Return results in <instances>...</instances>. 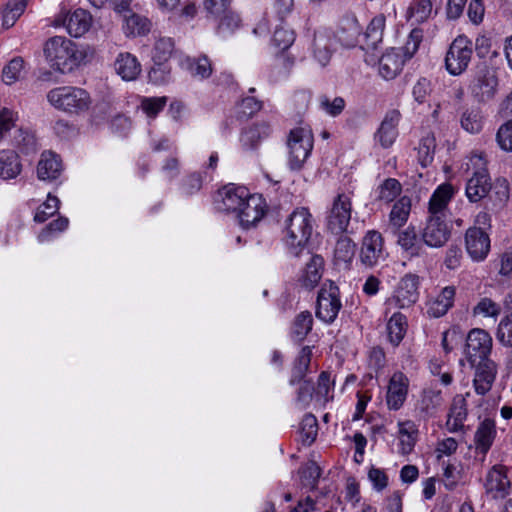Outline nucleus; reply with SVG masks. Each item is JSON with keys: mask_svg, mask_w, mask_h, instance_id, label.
<instances>
[{"mask_svg": "<svg viewBox=\"0 0 512 512\" xmlns=\"http://www.w3.org/2000/svg\"><path fill=\"white\" fill-rule=\"evenodd\" d=\"M44 55L52 69L69 73L84 62L87 53L72 40L64 36H54L45 42Z\"/></svg>", "mask_w": 512, "mask_h": 512, "instance_id": "obj_1", "label": "nucleus"}, {"mask_svg": "<svg viewBox=\"0 0 512 512\" xmlns=\"http://www.w3.org/2000/svg\"><path fill=\"white\" fill-rule=\"evenodd\" d=\"M46 97L52 107L70 116L84 114L92 105L90 93L78 86L55 87L48 91Z\"/></svg>", "mask_w": 512, "mask_h": 512, "instance_id": "obj_2", "label": "nucleus"}, {"mask_svg": "<svg viewBox=\"0 0 512 512\" xmlns=\"http://www.w3.org/2000/svg\"><path fill=\"white\" fill-rule=\"evenodd\" d=\"M314 146V136L308 126H298L290 130L287 136L288 165L293 171L304 167Z\"/></svg>", "mask_w": 512, "mask_h": 512, "instance_id": "obj_3", "label": "nucleus"}, {"mask_svg": "<svg viewBox=\"0 0 512 512\" xmlns=\"http://www.w3.org/2000/svg\"><path fill=\"white\" fill-rule=\"evenodd\" d=\"M203 6L219 32H232L240 27L241 18L233 9L232 0H204Z\"/></svg>", "mask_w": 512, "mask_h": 512, "instance_id": "obj_4", "label": "nucleus"}, {"mask_svg": "<svg viewBox=\"0 0 512 512\" xmlns=\"http://www.w3.org/2000/svg\"><path fill=\"white\" fill-rule=\"evenodd\" d=\"M472 41L465 35H458L450 44L445 57V67L454 76L461 75L472 59Z\"/></svg>", "mask_w": 512, "mask_h": 512, "instance_id": "obj_5", "label": "nucleus"}, {"mask_svg": "<svg viewBox=\"0 0 512 512\" xmlns=\"http://www.w3.org/2000/svg\"><path fill=\"white\" fill-rule=\"evenodd\" d=\"M92 23L93 18L90 12L82 8L69 11L62 7L52 20L54 27H65L67 32L76 38L86 34Z\"/></svg>", "mask_w": 512, "mask_h": 512, "instance_id": "obj_6", "label": "nucleus"}, {"mask_svg": "<svg viewBox=\"0 0 512 512\" xmlns=\"http://www.w3.org/2000/svg\"><path fill=\"white\" fill-rule=\"evenodd\" d=\"M249 193L245 186L229 183L217 191L216 208L236 219Z\"/></svg>", "mask_w": 512, "mask_h": 512, "instance_id": "obj_7", "label": "nucleus"}, {"mask_svg": "<svg viewBox=\"0 0 512 512\" xmlns=\"http://www.w3.org/2000/svg\"><path fill=\"white\" fill-rule=\"evenodd\" d=\"M339 288L333 283H325L317 297L316 317L326 324L335 321L341 307Z\"/></svg>", "mask_w": 512, "mask_h": 512, "instance_id": "obj_8", "label": "nucleus"}, {"mask_svg": "<svg viewBox=\"0 0 512 512\" xmlns=\"http://www.w3.org/2000/svg\"><path fill=\"white\" fill-rule=\"evenodd\" d=\"M492 351V338L483 329H472L466 338L465 355L470 365H476L489 358Z\"/></svg>", "mask_w": 512, "mask_h": 512, "instance_id": "obj_9", "label": "nucleus"}, {"mask_svg": "<svg viewBox=\"0 0 512 512\" xmlns=\"http://www.w3.org/2000/svg\"><path fill=\"white\" fill-rule=\"evenodd\" d=\"M507 473V467L501 464H496L489 469L484 482L487 496L492 499H503L510 494L512 484Z\"/></svg>", "mask_w": 512, "mask_h": 512, "instance_id": "obj_10", "label": "nucleus"}, {"mask_svg": "<svg viewBox=\"0 0 512 512\" xmlns=\"http://www.w3.org/2000/svg\"><path fill=\"white\" fill-rule=\"evenodd\" d=\"M174 41L171 38H159L153 48L152 58L155 66L149 72V79L154 83H162L168 80L169 71L162 68L174 52Z\"/></svg>", "mask_w": 512, "mask_h": 512, "instance_id": "obj_11", "label": "nucleus"}, {"mask_svg": "<svg viewBox=\"0 0 512 512\" xmlns=\"http://www.w3.org/2000/svg\"><path fill=\"white\" fill-rule=\"evenodd\" d=\"M19 114L17 111L2 107L0 109V141L7 139L11 132L17 135L13 138V143L17 146L25 145L30 142L32 135L21 127H18Z\"/></svg>", "mask_w": 512, "mask_h": 512, "instance_id": "obj_12", "label": "nucleus"}, {"mask_svg": "<svg viewBox=\"0 0 512 512\" xmlns=\"http://www.w3.org/2000/svg\"><path fill=\"white\" fill-rule=\"evenodd\" d=\"M456 190L450 183H443L439 185L433 192L428 206L429 221L440 222L445 221L448 204L453 198Z\"/></svg>", "mask_w": 512, "mask_h": 512, "instance_id": "obj_13", "label": "nucleus"}, {"mask_svg": "<svg viewBox=\"0 0 512 512\" xmlns=\"http://www.w3.org/2000/svg\"><path fill=\"white\" fill-rule=\"evenodd\" d=\"M269 211V206L262 194L249 193L236 219L240 224H256L261 221Z\"/></svg>", "mask_w": 512, "mask_h": 512, "instance_id": "obj_14", "label": "nucleus"}, {"mask_svg": "<svg viewBox=\"0 0 512 512\" xmlns=\"http://www.w3.org/2000/svg\"><path fill=\"white\" fill-rule=\"evenodd\" d=\"M465 244L468 254L476 261L485 259L490 250L489 235L480 226H471L467 229Z\"/></svg>", "mask_w": 512, "mask_h": 512, "instance_id": "obj_15", "label": "nucleus"}, {"mask_svg": "<svg viewBox=\"0 0 512 512\" xmlns=\"http://www.w3.org/2000/svg\"><path fill=\"white\" fill-rule=\"evenodd\" d=\"M419 283V276L412 273H408L400 279L393 296V300L399 308H407L417 302Z\"/></svg>", "mask_w": 512, "mask_h": 512, "instance_id": "obj_16", "label": "nucleus"}, {"mask_svg": "<svg viewBox=\"0 0 512 512\" xmlns=\"http://www.w3.org/2000/svg\"><path fill=\"white\" fill-rule=\"evenodd\" d=\"M497 86L498 78L496 74L489 69H484L478 73L470 85V89L473 97L479 102H487L495 96Z\"/></svg>", "mask_w": 512, "mask_h": 512, "instance_id": "obj_17", "label": "nucleus"}, {"mask_svg": "<svg viewBox=\"0 0 512 512\" xmlns=\"http://www.w3.org/2000/svg\"><path fill=\"white\" fill-rule=\"evenodd\" d=\"M408 378L401 372L394 373L389 381L386 403L390 410H399L408 394Z\"/></svg>", "mask_w": 512, "mask_h": 512, "instance_id": "obj_18", "label": "nucleus"}, {"mask_svg": "<svg viewBox=\"0 0 512 512\" xmlns=\"http://www.w3.org/2000/svg\"><path fill=\"white\" fill-rule=\"evenodd\" d=\"M383 256V238L382 235L375 231L371 230L367 232L362 241L361 251H360V259L361 262L368 266L372 267L377 264L379 259Z\"/></svg>", "mask_w": 512, "mask_h": 512, "instance_id": "obj_19", "label": "nucleus"}, {"mask_svg": "<svg viewBox=\"0 0 512 512\" xmlns=\"http://www.w3.org/2000/svg\"><path fill=\"white\" fill-rule=\"evenodd\" d=\"M471 366L475 368L474 389L477 394L485 395L491 390L496 379L497 365L493 360H486Z\"/></svg>", "mask_w": 512, "mask_h": 512, "instance_id": "obj_20", "label": "nucleus"}, {"mask_svg": "<svg viewBox=\"0 0 512 512\" xmlns=\"http://www.w3.org/2000/svg\"><path fill=\"white\" fill-rule=\"evenodd\" d=\"M401 113L398 110H391L385 115L376 135V140L383 148L391 147L398 137V124Z\"/></svg>", "mask_w": 512, "mask_h": 512, "instance_id": "obj_21", "label": "nucleus"}, {"mask_svg": "<svg viewBox=\"0 0 512 512\" xmlns=\"http://www.w3.org/2000/svg\"><path fill=\"white\" fill-rule=\"evenodd\" d=\"M405 62L403 51L391 48L379 59V74L386 80L394 79L402 71Z\"/></svg>", "mask_w": 512, "mask_h": 512, "instance_id": "obj_22", "label": "nucleus"}, {"mask_svg": "<svg viewBox=\"0 0 512 512\" xmlns=\"http://www.w3.org/2000/svg\"><path fill=\"white\" fill-rule=\"evenodd\" d=\"M496 433L494 420L486 418L479 423L474 435V445L476 453L482 454V460H484L487 452L490 450Z\"/></svg>", "mask_w": 512, "mask_h": 512, "instance_id": "obj_23", "label": "nucleus"}, {"mask_svg": "<svg viewBox=\"0 0 512 512\" xmlns=\"http://www.w3.org/2000/svg\"><path fill=\"white\" fill-rule=\"evenodd\" d=\"M312 226H286L284 241L294 256H298L306 246L312 233Z\"/></svg>", "mask_w": 512, "mask_h": 512, "instance_id": "obj_24", "label": "nucleus"}, {"mask_svg": "<svg viewBox=\"0 0 512 512\" xmlns=\"http://www.w3.org/2000/svg\"><path fill=\"white\" fill-rule=\"evenodd\" d=\"M114 68L116 73L125 81L136 80L142 70L137 57L129 52H121L117 55Z\"/></svg>", "mask_w": 512, "mask_h": 512, "instance_id": "obj_25", "label": "nucleus"}, {"mask_svg": "<svg viewBox=\"0 0 512 512\" xmlns=\"http://www.w3.org/2000/svg\"><path fill=\"white\" fill-rule=\"evenodd\" d=\"M62 172V160L59 155L51 151L41 154L37 165V175L41 180H55Z\"/></svg>", "mask_w": 512, "mask_h": 512, "instance_id": "obj_26", "label": "nucleus"}, {"mask_svg": "<svg viewBox=\"0 0 512 512\" xmlns=\"http://www.w3.org/2000/svg\"><path fill=\"white\" fill-rule=\"evenodd\" d=\"M398 243L408 253L410 261L413 259V257L417 258L419 271L421 268L424 269L426 267L425 259L420 257L419 254L420 239L418 237V233L415 231L414 226H407L405 230L399 233Z\"/></svg>", "mask_w": 512, "mask_h": 512, "instance_id": "obj_27", "label": "nucleus"}, {"mask_svg": "<svg viewBox=\"0 0 512 512\" xmlns=\"http://www.w3.org/2000/svg\"><path fill=\"white\" fill-rule=\"evenodd\" d=\"M59 205V199L49 194L47 200L37 208L34 220L36 222L50 220L49 224H68V219L58 214Z\"/></svg>", "mask_w": 512, "mask_h": 512, "instance_id": "obj_28", "label": "nucleus"}, {"mask_svg": "<svg viewBox=\"0 0 512 512\" xmlns=\"http://www.w3.org/2000/svg\"><path fill=\"white\" fill-rule=\"evenodd\" d=\"M491 190V180L488 172H474L466 185V195L472 202H478Z\"/></svg>", "mask_w": 512, "mask_h": 512, "instance_id": "obj_29", "label": "nucleus"}, {"mask_svg": "<svg viewBox=\"0 0 512 512\" xmlns=\"http://www.w3.org/2000/svg\"><path fill=\"white\" fill-rule=\"evenodd\" d=\"M352 219V202L349 195L340 193L334 199L329 213V224H349Z\"/></svg>", "mask_w": 512, "mask_h": 512, "instance_id": "obj_30", "label": "nucleus"}, {"mask_svg": "<svg viewBox=\"0 0 512 512\" xmlns=\"http://www.w3.org/2000/svg\"><path fill=\"white\" fill-rule=\"evenodd\" d=\"M324 260L321 256H312L310 261L306 264L302 276L299 281L306 289H313L322 278Z\"/></svg>", "mask_w": 512, "mask_h": 512, "instance_id": "obj_31", "label": "nucleus"}, {"mask_svg": "<svg viewBox=\"0 0 512 512\" xmlns=\"http://www.w3.org/2000/svg\"><path fill=\"white\" fill-rule=\"evenodd\" d=\"M467 417L466 400L463 396L457 395L453 399L446 426L449 431L457 432L464 426Z\"/></svg>", "mask_w": 512, "mask_h": 512, "instance_id": "obj_32", "label": "nucleus"}, {"mask_svg": "<svg viewBox=\"0 0 512 512\" xmlns=\"http://www.w3.org/2000/svg\"><path fill=\"white\" fill-rule=\"evenodd\" d=\"M272 133L271 125L267 122L257 123L249 128H247L242 136L241 142L244 147L248 149H255L258 147L259 143L269 137Z\"/></svg>", "mask_w": 512, "mask_h": 512, "instance_id": "obj_33", "label": "nucleus"}, {"mask_svg": "<svg viewBox=\"0 0 512 512\" xmlns=\"http://www.w3.org/2000/svg\"><path fill=\"white\" fill-rule=\"evenodd\" d=\"M455 297V288L447 286L442 289L441 293L435 300L429 303L427 313L431 317H441L453 306Z\"/></svg>", "mask_w": 512, "mask_h": 512, "instance_id": "obj_34", "label": "nucleus"}, {"mask_svg": "<svg viewBox=\"0 0 512 512\" xmlns=\"http://www.w3.org/2000/svg\"><path fill=\"white\" fill-rule=\"evenodd\" d=\"M443 396L441 390L435 388H426L422 391L418 408L421 413L427 416H433L443 405Z\"/></svg>", "mask_w": 512, "mask_h": 512, "instance_id": "obj_35", "label": "nucleus"}, {"mask_svg": "<svg viewBox=\"0 0 512 512\" xmlns=\"http://www.w3.org/2000/svg\"><path fill=\"white\" fill-rule=\"evenodd\" d=\"M408 328L406 316L402 313H394L388 320L386 332L389 342L393 346H398L403 340Z\"/></svg>", "mask_w": 512, "mask_h": 512, "instance_id": "obj_36", "label": "nucleus"}, {"mask_svg": "<svg viewBox=\"0 0 512 512\" xmlns=\"http://www.w3.org/2000/svg\"><path fill=\"white\" fill-rule=\"evenodd\" d=\"M400 452L407 455L412 452L418 437V427L415 422L406 420L399 422Z\"/></svg>", "mask_w": 512, "mask_h": 512, "instance_id": "obj_37", "label": "nucleus"}, {"mask_svg": "<svg viewBox=\"0 0 512 512\" xmlns=\"http://www.w3.org/2000/svg\"><path fill=\"white\" fill-rule=\"evenodd\" d=\"M333 39L326 33H317L313 40V55L315 59L322 65L326 66L331 57Z\"/></svg>", "mask_w": 512, "mask_h": 512, "instance_id": "obj_38", "label": "nucleus"}, {"mask_svg": "<svg viewBox=\"0 0 512 512\" xmlns=\"http://www.w3.org/2000/svg\"><path fill=\"white\" fill-rule=\"evenodd\" d=\"M433 13V4L431 0H411L406 17L413 24L426 22Z\"/></svg>", "mask_w": 512, "mask_h": 512, "instance_id": "obj_39", "label": "nucleus"}, {"mask_svg": "<svg viewBox=\"0 0 512 512\" xmlns=\"http://www.w3.org/2000/svg\"><path fill=\"white\" fill-rule=\"evenodd\" d=\"M151 22L145 16L131 13L125 16L123 31L127 36H143L150 32Z\"/></svg>", "mask_w": 512, "mask_h": 512, "instance_id": "obj_40", "label": "nucleus"}, {"mask_svg": "<svg viewBox=\"0 0 512 512\" xmlns=\"http://www.w3.org/2000/svg\"><path fill=\"white\" fill-rule=\"evenodd\" d=\"M21 171L18 155L12 150L0 151V177L3 179L15 178Z\"/></svg>", "mask_w": 512, "mask_h": 512, "instance_id": "obj_41", "label": "nucleus"}, {"mask_svg": "<svg viewBox=\"0 0 512 512\" xmlns=\"http://www.w3.org/2000/svg\"><path fill=\"white\" fill-rule=\"evenodd\" d=\"M313 317L309 311L300 312L294 319L291 327V336L297 341H303L312 330Z\"/></svg>", "mask_w": 512, "mask_h": 512, "instance_id": "obj_42", "label": "nucleus"}, {"mask_svg": "<svg viewBox=\"0 0 512 512\" xmlns=\"http://www.w3.org/2000/svg\"><path fill=\"white\" fill-rule=\"evenodd\" d=\"M450 234L448 226H425L422 239L428 246L440 247L448 241Z\"/></svg>", "mask_w": 512, "mask_h": 512, "instance_id": "obj_43", "label": "nucleus"}, {"mask_svg": "<svg viewBox=\"0 0 512 512\" xmlns=\"http://www.w3.org/2000/svg\"><path fill=\"white\" fill-rule=\"evenodd\" d=\"M311 357H312V349L309 346H305L301 349L293 370H292V376L290 383L294 385L295 383H299L304 378L310 363H311Z\"/></svg>", "mask_w": 512, "mask_h": 512, "instance_id": "obj_44", "label": "nucleus"}, {"mask_svg": "<svg viewBox=\"0 0 512 512\" xmlns=\"http://www.w3.org/2000/svg\"><path fill=\"white\" fill-rule=\"evenodd\" d=\"M26 6V0H10L3 10V27H12L24 13Z\"/></svg>", "mask_w": 512, "mask_h": 512, "instance_id": "obj_45", "label": "nucleus"}, {"mask_svg": "<svg viewBox=\"0 0 512 512\" xmlns=\"http://www.w3.org/2000/svg\"><path fill=\"white\" fill-rule=\"evenodd\" d=\"M483 115L479 109H467L461 116V126L469 133H479L483 128Z\"/></svg>", "mask_w": 512, "mask_h": 512, "instance_id": "obj_46", "label": "nucleus"}, {"mask_svg": "<svg viewBox=\"0 0 512 512\" xmlns=\"http://www.w3.org/2000/svg\"><path fill=\"white\" fill-rule=\"evenodd\" d=\"M436 147L435 137L432 133H427L420 140L418 151V160L423 167L432 162Z\"/></svg>", "mask_w": 512, "mask_h": 512, "instance_id": "obj_47", "label": "nucleus"}, {"mask_svg": "<svg viewBox=\"0 0 512 512\" xmlns=\"http://www.w3.org/2000/svg\"><path fill=\"white\" fill-rule=\"evenodd\" d=\"M318 433V422L314 415L306 414L301 422L300 435L304 445H311Z\"/></svg>", "mask_w": 512, "mask_h": 512, "instance_id": "obj_48", "label": "nucleus"}, {"mask_svg": "<svg viewBox=\"0 0 512 512\" xmlns=\"http://www.w3.org/2000/svg\"><path fill=\"white\" fill-rule=\"evenodd\" d=\"M23 70L24 60L21 57H15L4 66L2 79L6 84L11 85L21 78Z\"/></svg>", "mask_w": 512, "mask_h": 512, "instance_id": "obj_49", "label": "nucleus"}, {"mask_svg": "<svg viewBox=\"0 0 512 512\" xmlns=\"http://www.w3.org/2000/svg\"><path fill=\"white\" fill-rule=\"evenodd\" d=\"M501 314V306L492 299L484 297L473 308L474 316L491 317L496 319Z\"/></svg>", "mask_w": 512, "mask_h": 512, "instance_id": "obj_50", "label": "nucleus"}, {"mask_svg": "<svg viewBox=\"0 0 512 512\" xmlns=\"http://www.w3.org/2000/svg\"><path fill=\"white\" fill-rule=\"evenodd\" d=\"M321 476L320 467L315 462H309L300 470V478L303 486L315 489Z\"/></svg>", "mask_w": 512, "mask_h": 512, "instance_id": "obj_51", "label": "nucleus"}, {"mask_svg": "<svg viewBox=\"0 0 512 512\" xmlns=\"http://www.w3.org/2000/svg\"><path fill=\"white\" fill-rule=\"evenodd\" d=\"M295 41V32L284 26L277 27L272 37L273 45L281 51L287 50Z\"/></svg>", "mask_w": 512, "mask_h": 512, "instance_id": "obj_52", "label": "nucleus"}, {"mask_svg": "<svg viewBox=\"0 0 512 512\" xmlns=\"http://www.w3.org/2000/svg\"><path fill=\"white\" fill-rule=\"evenodd\" d=\"M402 191L400 182L394 178L386 179L379 187L378 199L384 202H392Z\"/></svg>", "mask_w": 512, "mask_h": 512, "instance_id": "obj_53", "label": "nucleus"}, {"mask_svg": "<svg viewBox=\"0 0 512 512\" xmlns=\"http://www.w3.org/2000/svg\"><path fill=\"white\" fill-rule=\"evenodd\" d=\"M189 70L192 75L198 76L202 79L208 78L212 73V64L207 56H199L193 59H188Z\"/></svg>", "mask_w": 512, "mask_h": 512, "instance_id": "obj_54", "label": "nucleus"}, {"mask_svg": "<svg viewBox=\"0 0 512 512\" xmlns=\"http://www.w3.org/2000/svg\"><path fill=\"white\" fill-rule=\"evenodd\" d=\"M355 253V244L347 237L342 236L338 239L335 246V257L337 260L342 262H349L353 258Z\"/></svg>", "mask_w": 512, "mask_h": 512, "instance_id": "obj_55", "label": "nucleus"}, {"mask_svg": "<svg viewBox=\"0 0 512 512\" xmlns=\"http://www.w3.org/2000/svg\"><path fill=\"white\" fill-rule=\"evenodd\" d=\"M411 211V199L407 196L401 197L393 206L390 217L393 222L405 223Z\"/></svg>", "mask_w": 512, "mask_h": 512, "instance_id": "obj_56", "label": "nucleus"}, {"mask_svg": "<svg viewBox=\"0 0 512 512\" xmlns=\"http://www.w3.org/2000/svg\"><path fill=\"white\" fill-rule=\"evenodd\" d=\"M167 97H146L141 101V108L149 118H155L166 106Z\"/></svg>", "mask_w": 512, "mask_h": 512, "instance_id": "obj_57", "label": "nucleus"}, {"mask_svg": "<svg viewBox=\"0 0 512 512\" xmlns=\"http://www.w3.org/2000/svg\"><path fill=\"white\" fill-rule=\"evenodd\" d=\"M320 108L331 116H338L345 108V100L342 97H334L331 99L327 95H322L319 98Z\"/></svg>", "mask_w": 512, "mask_h": 512, "instance_id": "obj_58", "label": "nucleus"}, {"mask_svg": "<svg viewBox=\"0 0 512 512\" xmlns=\"http://www.w3.org/2000/svg\"><path fill=\"white\" fill-rule=\"evenodd\" d=\"M423 33L420 29H413L404 45L403 48H396V50H402L405 61L412 58L418 51L419 46L422 42Z\"/></svg>", "mask_w": 512, "mask_h": 512, "instance_id": "obj_59", "label": "nucleus"}, {"mask_svg": "<svg viewBox=\"0 0 512 512\" xmlns=\"http://www.w3.org/2000/svg\"><path fill=\"white\" fill-rule=\"evenodd\" d=\"M496 142L502 150L512 152V119L498 128Z\"/></svg>", "mask_w": 512, "mask_h": 512, "instance_id": "obj_60", "label": "nucleus"}, {"mask_svg": "<svg viewBox=\"0 0 512 512\" xmlns=\"http://www.w3.org/2000/svg\"><path fill=\"white\" fill-rule=\"evenodd\" d=\"M359 34L358 26L355 22L348 23L347 27H341L337 31L336 37L345 47H353L357 42Z\"/></svg>", "mask_w": 512, "mask_h": 512, "instance_id": "obj_61", "label": "nucleus"}, {"mask_svg": "<svg viewBox=\"0 0 512 512\" xmlns=\"http://www.w3.org/2000/svg\"><path fill=\"white\" fill-rule=\"evenodd\" d=\"M386 18L383 14H378L372 18L366 29V35L371 38L373 42L382 39L385 29Z\"/></svg>", "mask_w": 512, "mask_h": 512, "instance_id": "obj_62", "label": "nucleus"}, {"mask_svg": "<svg viewBox=\"0 0 512 512\" xmlns=\"http://www.w3.org/2000/svg\"><path fill=\"white\" fill-rule=\"evenodd\" d=\"M498 340L507 346H512V314L503 318L497 329Z\"/></svg>", "mask_w": 512, "mask_h": 512, "instance_id": "obj_63", "label": "nucleus"}, {"mask_svg": "<svg viewBox=\"0 0 512 512\" xmlns=\"http://www.w3.org/2000/svg\"><path fill=\"white\" fill-rule=\"evenodd\" d=\"M487 155L482 151H473L467 162V169L474 172H488Z\"/></svg>", "mask_w": 512, "mask_h": 512, "instance_id": "obj_64", "label": "nucleus"}]
</instances>
